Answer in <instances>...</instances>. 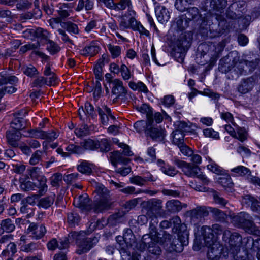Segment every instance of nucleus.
I'll use <instances>...</instances> for the list:
<instances>
[{"label":"nucleus","mask_w":260,"mask_h":260,"mask_svg":"<svg viewBox=\"0 0 260 260\" xmlns=\"http://www.w3.org/2000/svg\"><path fill=\"white\" fill-rule=\"evenodd\" d=\"M150 232L149 234L144 235L141 241L137 244V247L140 251H143L148 246L149 252L159 255L160 254L161 249L157 245V243L164 245V247L168 248L170 251H175L180 252L183 250V245H186L185 240L183 241L180 236L178 234V239H176L171 242V236L169 234L164 233L162 237H158L155 226L150 223Z\"/></svg>","instance_id":"obj_1"},{"label":"nucleus","mask_w":260,"mask_h":260,"mask_svg":"<svg viewBox=\"0 0 260 260\" xmlns=\"http://www.w3.org/2000/svg\"><path fill=\"white\" fill-rule=\"evenodd\" d=\"M239 57L236 52L230 53L228 56L222 58L220 61V68L222 72H228L232 70L241 74L244 70V65L248 68L249 71L254 69L258 63L257 60L255 61H238Z\"/></svg>","instance_id":"obj_2"},{"label":"nucleus","mask_w":260,"mask_h":260,"mask_svg":"<svg viewBox=\"0 0 260 260\" xmlns=\"http://www.w3.org/2000/svg\"><path fill=\"white\" fill-rule=\"evenodd\" d=\"M231 222L236 227L243 229L246 232L260 236V230L253 222L250 214L240 212L237 215L230 216Z\"/></svg>","instance_id":"obj_3"},{"label":"nucleus","mask_w":260,"mask_h":260,"mask_svg":"<svg viewBox=\"0 0 260 260\" xmlns=\"http://www.w3.org/2000/svg\"><path fill=\"white\" fill-rule=\"evenodd\" d=\"M94 208L97 211L108 209L111 206L109 191L103 185H99L95 190Z\"/></svg>","instance_id":"obj_4"},{"label":"nucleus","mask_w":260,"mask_h":260,"mask_svg":"<svg viewBox=\"0 0 260 260\" xmlns=\"http://www.w3.org/2000/svg\"><path fill=\"white\" fill-rule=\"evenodd\" d=\"M223 239L228 243L225 244L229 252L233 254L237 253L240 250L242 242V237L236 232L231 233L229 230H225L223 234Z\"/></svg>","instance_id":"obj_5"},{"label":"nucleus","mask_w":260,"mask_h":260,"mask_svg":"<svg viewBox=\"0 0 260 260\" xmlns=\"http://www.w3.org/2000/svg\"><path fill=\"white\" fill-rule=\"evenodd\" d=\"M177 164L186 176L191 177H197L202 180L204 184H208L209 183V180L201 171L200 169L198 166L190 165L186 162L180 160L178 161Z\"/></svg>","instance_id":"obj_6"},{"label":"nucleus","mask_w":260,"mask_h":260,"mask_svg":"<svg viewBox=\"0 0 260 260\" xmlns=\"http://www.w3.org/2000/svg\"><path fill=\"white\" fill-rule=\"evenodd\" d=\"M118 146L123 149V152L120 153L119 151H114L111 153L110 158L113 165L117 166L118 164L126 165L129 161L128 158L123 156H132L133 152L131 151L129 146L124 143H119Z\"/></svg>","instance_id":"obj_7"},{"label":"nucleus","mask_w":260,"mask_h":260,"mask_svg":"<svg viewBox=\"0 0 260 260\" xmlns=\"http://www.w3.org/2000/svg\"><path fill=\"white\" fill-rule=\"evenodd\" d=\"M222 232L221 226L218 224L213 225L212 228L208 226H203L202 228V232L206 245L211 246L213 242L216 241L215 236L221 234Z\"/></svg>","instance_id":"obj_8"},{"label":"nucleus","mask_w":260,"mask_h":260,"mask_svg":"<svg viewBox=\"0 0 260 260\" xmlns=\"http://www.w3.org/2000/svg\"><path fill=\"white\" fill-rule=\"evenodd\" d=\"M28 174L31 180H36L38 182V188L39 192L43 194L47 190V185L46 184L47 179L43 174L40 168L33 167L28 171Z\"/></svg>","instance_id":"obj_9"},{"label":"nucleus","mask_w":260,"mask_h":260,"mask_svg":"<svg viewBox=\"0 0 260 260\" xmlns=\"http://www.w3.org/2000/svg\"><path fill=\"white\" fill-rule=\"evenodd\" d=\"M149 209L147 215L151 219V223L152 225L158 223L157 218L161 216L162 202L159 200L154 199L150 202Z\"/></svg>","instance_id":"obj_10"},{"label":"nucleus","mask_w":260,"mask_h":260,"mask_svg":"<svg viewBox=\"0 0 260 260\" xmlns=\"http://www.w3.org/2000/svg\"><path fill=\"white\" fill-rule=\"evenodd\" d=\"M0 88H2L4 95L5 93L11 94L16 90L13 86L16 80V77L12 75H6L3 72L0 73Z\"/></svg>","instance_id":"obj_11"},{"label":"nucleus","mask_w":260,"mask_h":260,"mask_svg":"<svg viewBox=\"0 0 260 260\" xmlns=\"http://www.w3.org/2000/svg\"><path fill=\"white\" fill-rule=\"evenodd\" d=\"M83 233L78 234L76 232L71 233L69 235V238L71 239L73 238L76 240V242L80 249L81 253L86 252L89 251L93 246L92 241L90 238H84L82 235Z\"/></svg>","instance_id":"obj_12"},{"label":"nucleus","mask_w":260,"mask_h":260,"mask_svg":"<svg viewBox=\"0 0 260 260\" xmlns=\"http://www.w3.org/2000/svg\"><path fill=\"white\" fill-rule=\"evenodd\" d=\"M73 204L82 210L88 211L92 208L91 201L87 194H84L75 198Z\"/></svg>","instance_id":"obj_13"},{"label":"nucleus","mask_w":260,"mask_h":260,"mask_svg":"<svg viewBox=\"0 0 260 260\" xmlns=\"http://www.w3.org/2000/svg\"><path fill=\"white\" fill-rule=\"evenodd\" d=\"M112 84V93L116 98H123L126 96L127 90L124 87L122 81L118 79H115L111 81Z\"/></svg>","instance_id":"obj_14"},{"label":"nucleus","mask_w":260,"mask_h":260,"mask_svg":"<svg viewBox=\"0 0 260 260\" xmlns=\"http://www.w3.org/2000/svg\"><path fill=\"white\" fill-rule=\"evenodd\" d=\"M241 203L243 205L250 207L253 211L260 214V203L250 195H245L242 197Z\"/></svg>","instance_id":"obj_15"},{"label":"nucleus","mask_w":260,"mask_h":260,"mask_svg":"<svg viewBox=\"0 0 260 260\" xmlns=\"http://www.w3.org/2000/svg\"><path fill=\"white\" fill-rule=\"evenodd\" d=\"M46 232V230L44 225L37 226L34 223H30L27 229V233L35 239L41 238L44 235Z\"/></svg>","instance_id":"obj_16"},{"label":"nucleus","mask_w":260,"mask_h":260,"mask_svg":"<svg viewBox=\"0 0 260 260\" xmlns=\"http://www.w3.org/2000/svg\"><path fill=\"white\" fill-rule=\"evenodd\" d=\"M155 13L157 20L161 24L168 22L170 18V12L164 6H156Z\"/></svg>","instance_id":"obj_17"},{"label":"nucleus","mask_w":260,"mask_h":260,"mask_svg":"<svg viewBox=\"0 0 260 260\" xmlns=\"http://www.w3.org/2000/svg\"><path fill=\"white\" fill-rule=\"evenodd\" d=\"M225 131L233 138H237L241 142H243L247 138V132L245 129L238 127L236 133L234 129L230 125H225Z\"/></svg>","instance_id":"obj_18"},{"label":"nucleus","mask_w":260,"mask_h":260,"mask_svg":"<svg viewBox=\"0 0 260 260\" xmlns=\"http://www.w3.org/2000/svg\"><path fill=\"white\" fill-rule=\"evenodd\" d=\"M16 125L14 122L11 123L10 128L6 131V137L8 144L12 147L16 148V128L12 126Z\"/></svg>","instance_id":"obj_19"},{"label":"nucleus","mask_w":260,"mask_h":260,"mask_svg":"<svg viewBox=\"0 0 260 260\" xmlns=\"http://www.w3.org/2000/svg\"><path fill=\"white\" fill-rule=\"evenodd\" d=\"M68 246L69 240L67 238L61 239L59 243L56 239L53 238L47 244V247L50 250H54L56 248L60 249H66L68 247Z\"/></svg>","instance_id":"obj_20"},{"label":"nucleus","mask_w":260,"mask_h":260,"mask_svg":"<svg viewBox=\"0 0 260 260\" xmlns=\"http://www.w3.org/2000/svg\"><path fill=\"white\" fill-rule=\"evenodd\" d=\"M208 252V257L211 260H218L221 254V249L219 246L218 243L213 241L212 245L210 246Z\"/></svg>","instance_id":"obj_21"},{"label":"nucleus","mask_w":260,"mask_h":260,"mask_svg":"<svg viewBox=\"0 0 260 260\" xmlns=\"http://www.w3.org/2000/svg\"><path fill=\"white\" fill-rule=\"evenodd\" d=\"M231 172L233 176L244 177L247 180L248 177L250 176L251 174V172L249 169L241 165L231 169Z\"/></svg>","instance_id":"obj_22"},{"label":"nucleus","mask_w":260,"mask_h":260,"mask_svg":"<svg viewBox=\"0 0 260 260\" xmlns=\"http://www.w3.org/2000/svg\"><path fill=\"white\" fill-rule=\"evenodd\" d=\"M156 164L160 168L161 171L168 176H174L177 173V171L174 167L166 164L165 162L161 159H158Z\"/></svg>","instance_id":"obj_23"},{"label":"nucleus","mask_w":260,"mask_h":260,"mask_svg":"<svg viewBox=\"0 0 260 260\" xmlns=\"http://www.w3.org/2000/svg\"><path fill=\"white\" fill-rule=\"evenodd\" d=\"M147 134L154 140L157 141H162L166 134L165 131L161 128H153L151 126L149 129L147 130Z\"/></svg>","instance_id":"obj_24"},{"label":"nucleus","mask_w":260,"mask_h":260,"mask_svg":"<svg viewBox=\"0 0 260 260\" xmlns=\"http://www.w3.org/2000/svg\"><path fill=\"white\" fill-rule=\"evenodd\" d=\"M57 7V13L61 18H65L70 16L71 11V4L59 3Z\"/></svg>","instance_id":"obj_25"},{"label":"nucleus","mask_w":260,"mask_h":260,"mask_svg":"<svg viewBox=\"0 0 260 260\" xmlns=\"http://www.w3.org/2000/svg\"><path fill=\"white\" fill-rule=\"evenodd\" d=\"M153 119H148V121L143 120L137 121L134 125L135 129L138 133L145 132L147 134V130L149 129L153 123Z\"/></svg>","instance_id":"obj_26"},{"label":"nucleus","mask_w":260,"mask_h":260,"mask_svg":"<svg viewBox=\"0 0 260 260\" xmlns=\"http://www.w3.org/2000/svg\"><path fill=\"white\" fill-rule=\"evenodd\" d=\"M94 0H79L76 11H81L85 9L86 11L92 10L94 7Z\"/></svg>","instance_id":"obj_27"},{"label":"nucleus","mask_w":260,"mask_h":260,"mask_svg":"<svg viewBox=\"0 0 260 260\" xmlns=\"http://www.w3.org/2000/svg\"><path fill=\"white\" fill-rule=\"evenodd\" d=\"M123 237L128 248L133 246L136 247L138 243L135 245V237L131 229H126L124 230Z\"/></svg>","instance_id":"obj_28"},{"label":"nucleus","mask_w":260,"mask_h":260,"mask_svg":"<svg viewBox=\"0 0 260 260\" xmlns=\"http://www.w3.org/2000/svg\"><path fill=\"white\" fill-rule=\"evenodd\" d=\"M77 169L82 174L90 175L92 172L93 165L86 160H82L78 165Z\"/></svg>","instance_id":"obj_29"},{"label":"nucleus","mask_w":260,"mask_h":260,"mask_svg":"<svg viewBox=\"0 0 260 260\" xmlns=\"http://www.w3.org/2000/svg\"><path fill=\"white\" fill-rule=\"evenodd\" d=\"M15 226L12 223L11 219L7 218L3 220L1 223L0 235L4 234V232L10 233L14 230Z\"/></svg>","instance_id":"obj_30"},{"label":"nucleus","mask_w":260,"mask_h":260,"mask_svg":"<svg viewBox=\"0 0 260 260\" xmlns=\"http://www.w3.org/2000/svg\"><path fill=\"white\" fill-rule=\"evenodd\" d=\"M207 160L209 164L207 167L209 171L219 175L224 174L226 171L218 166L215 161L210 158H208Z\"/></svg>","instance_id":"obj_31"},{"label":"nucleus","mask_w":260,"mask_h":260,"mask_svg":"<svg viewBox=\"0 0 260 260\" xmlns=\"http://www.w3.org/2000/svg\"><path fill=\"white\" fill-rule=\"evenodd\" d=\"M99 47L94 43H91L80 50L81 53L83 55L94 56L98 53Z\"/></svg>","instance_id":"obj_32"},{"label":"nucleus","mask_w":260,"mask_h":260,"mask_svg":"<svg viewBox=\"0 0 260 260\" xmlns=\"http://www.w3.org/2000/svg\"><path fill=\"white\" fill-rule=\"evenodd\" d=\"M172 142L178 147L184 144V134L179 130H175L172 133Z\"/></svg>","instance_id":"obj_33"},{"label":"nucleus","mask_w":260,"mask_h":260,"mask_svg":"<svg viewBox=\"0 0 260 260\" xmlns=\"http://www.w3.org/2000/svg\"><path fill=\"white\" fill-rule=\"evenodd\" d=\"M20 187L21 189L28 191L32 189H35V187L38 188V184H36L29 180V177L26 178L20 179Z\"/></svg>","instance_id":"obj_34"},{"label":"nucleus","mask_w":260,"mask_h":260,"mask_svg":"<svg viewBox=\"0 0 260 260\" xmlns=\"http://www.w3.org/2000/svg\"><path fill=\"white\" fill-rule=\"evenodd\" d=\"M253 86V79H248L243 81L239 86L238 91L239 92L245 94L250 91Z\"/></svg>","instance_id":"obj_35"},{"label":"nucleus","mask_w":260,"mask_h":260,"mask_svg":"<svg viewBox=\"0 0 260 260\" xmlns=\"http://www.w3.org/2000/svg\"><path fill=\"white\" fill-rule=\"evenodd\" d=\"M104 65V59L101 58L98 60L94 66L93 72L95 76V78L98 80H102L103 77V67Z\"/></svg>","instance_id":"obj_36"},{"label":"nucleus","mask_w":260,"mask_h":260,"mask_svg":"<svg viewBox=\"0 0 260 260\" xmlns=\"http://www.w3.org/2000/svg\"><path fill=\"white\" fill-rule=\"evenodd\" d=\"M208 211L205 207H198L192 210L191 212L192 217L196 218H200L207 216Z\"/></svg>","instance_id":"obj_37"},{"label":"nucleus","mask_w":260,"mask_h":260,"mask_svg":"<svg viewBox=\"0 0 260 260\" xmlns=\"http://www.w3.org/2000/svg\"><path fill=\"white\" fill-rule=\"evenodd\" d=\"M166 207L167 210L171 212H176L182 209L181 203L177 200H171L166 203Z\"/></svg>","instance_id":"obj_38"},{"label":"nucleus","mask_w":260,"mask_h":260,"mask_svg":"<svg viewBox=\"0 0 260 260\" xmlns=\"http://www.w3.org/2000/svg\"><path fill=\"white\" fill-rule=\"evenodd\" d=\"M222 176L218 179V182L220 183L223 187L226 189L227 188H231L233 186V183L232 181L231 178L230 176L225 172L224 174L221 175Z\"/></svg>","instance_id":"obj_39"},{"label":"nucleus","mask_w":260,"mask_h":260,"mask_svg":"<svg viewBox=\"0 0 260 260\" xmlns=\"http://www.w3.org/2000/svg\"><path fill=\"white\" fill-rule=\"evenodd\" d=\"M55 197V194L52 193L48 196L42 199L40 201V206L45 209L49 208L53 204Z\"/></svg>","instance_id":"obj_40"},{"label":"nucleus","mask_w":260,"mask_h":260,"mask_svg":"<svg viewBox=\"0 0 260 260\" xmlns=\"http://www.w3.org/2000/svg\"><path fill=\"white\" fill-rule=\"evenodd\" d=\"M105 111L107 114H105L104 112L101 109H98V113L101 117V120L103 125H107L109 118L108 117H111L112 119L114 118V117L111 115V110L110 109L105 108Z\"/></svg>","instance_id":"obj_41"},{"label":"nucleus","mask_w":260,"mask_h":260,"mask_svg":"<svg viewBox=\"0 0 260 260\" xmlns=\"http://www.w3.org/2000/svg\"><path fill=\"white\" fill-rule=\"evenodd\" d=\"M128 85L129 87L134 90H139L145 93L148 92L146 86L141 81L138 82L131 81Z\"/></svg>","instance_id":"obj_42"},{"label":"nucleus","mask_w":260,"mask_h":260,"mask_svg":"<svg viewBox=\"0 0 260 260\" xmlns=\"http://www.w3.org/2000/svg\"><path fill=\"white\" fill-rule=\"evenodd\" d=\"M121 76L124 80H128L133 76V72L124 64L120 66Z\"/></svg>","instance_id":"obj_43"},{"label":"nucleus","mask_w":260,"mask_h":260,"mask_svg":"<svg viewBox=\"0 0 260 260\" xmlns=\"http://www.w3.org/2000/svg\"><path fill=\"white\" fill-rule=\"evenodd\" d=\"M97 146L98 144L94 141L91 139H88L82 142L80 146L82 147L84 151V150H94L97 148Z\"/></svg>","instance_id":"obj_44"},{"label":"nucleus","mask_w":260,"mask_h":260,"mask_svg":"<svg viewBox=\"0 0 260 260\" xmlns=\"http://www.w3.org/2000/svg\"><path fill=\"white\" fill-rule=\"evenodd\" d=\"M213 48V53H211V59L212 61L216 60L220 56L222 51L223 50L224 46L221 44H218L216 45H213L212 47H211V49Z\"/></svg>","instance_id":"obj_45"},{"label":"nucleus","mask_w":260,"mask_h":260,"mask_svg":"<svg viewBox=\"0 0 260 260\" xmlns=\"http://www.w3.org/2000/svg\"><path fill=\"white\" fill-rule=\"evenodd\" d=\"M191 3V0H176L175 6L179 11L183 12L188 8Z\"/></svg>","instance_id":"obj_46"},{"label":"nucleus","mask_w":260,"mask_h":260,"mask_svg":"<svg viewBox=\"0 0 260 260\" xmlns=\"http://www.w3.org/2000/svg\"><path fill=\"white\" fill-rule=\"evenodd\" d=\"M138 111L143 114H145L148 119H152L150 117L152 114L151 108L146 104H143L140 106H138L136 108Z\"/></svg>","instance_id":"obj_47"},{"label":"nucleus","mask_w":260,"mask_h":260,"mask_svg":"<svg viewBox=\"0 0 260 260\" xmlns=\"http://www.w3.org/2000/svg\"><path fill=\"white\" fill-rule=\"evenodd\" d=\"M201 16L199 15V10L196 7H190L188 9L186 18L188 20L198 19Z\"/></svg>","instance_id":"obj_48"},{"label":"nucleus","mask_w":260,"mask_h":260,"mask_svg":"<svg viewBox=\"0 0 260 260\" xmlns=\"http://www.w3.org/2000/svg\"><path fill=\"white\" fill-rule=\"evenodd\" d=\"M226 0H212L210 5L213 9L220 11L226 7Z\"/></svg>","instance_id":"obj_49"},{"label":"nucleus","mask_w":260,"mask_h":260,"mask_svg":"<svg viewBox=\"0 0 260 260\" xmlns=\"http://www.w3.org/2000/svg\"><path fill=\"white\" fill-rule=\"evenodd\" d=\"M132 5L131 0H120L118 3H115L113 10H123L126 8H129Z\"/></svg>","instance_id":"obj_50"},{"label":"nucleus","mask_w":260,"mask_h":260,"mask_svg":"<svg viewBox=\"0 0 260 260\" xmlns=\"http://www.w3.org/2000/svg\"><path fill=\"white\" fill-rule=\"evenodd\" d=\"M107 48L113 58L118 57L121 54V48L119 46L109 44L107 45Z\"/></svg>","instance_id":"obj_51"},{"label":"nucleus","mask_w":260,"mask_h":260,"mask_svg":"<svg viewBox=\"0 0 260 260\" xmlns=\"http://www.w3.org/2000/svg\"><path fill=\"white\" fill-rule=\"evenodd\" d=\"M187 18L183 16L178 17L176 20V25L178 30L182 31L186 29L189 25V21Z\"/></svg>","instance_id":"obj_52"},{"label":"nucleus","mask_w":260,"mask_h":260,"mask_svg":"<svg viewBox=\"0 0 260 260\" xmlns=\"http://www.w3.org/2000/svg\"><path fill=\"white\" fill-rule=\"evenodd\" d=\"M89 133L88 126L86 124H82L75 129L76 135L79 137L87 135Z\"/></svg>","instance_id":"obj_53"},{"label":"nucleus","mask_w":260,"mask_h":260,"mask_svg":"<svg viewBox=\"0 0 260 260\" xmlns=\"http://www.w3.org/2000/svg\"><path fill=\"white\" fill-rule=\"evenodd\" d=\"M43 151L40 150L36 151L31 155L29 163L31 165L38 164L41 160Z\"/></svg>","instance_id":"obj_54"},{"label":"nucleus","mask_w":260,"mask_h":260,"mask_svg":"<svg viewBox=\"0 0 260 260\" xmlns=\"http://www.w3.org/2000/svg\"><path fill=\"white\" fill-rule=\"evenodd\" d=\"M16 252V246L15 243L10 242L7 246V248L6 250H4L2 252V254L12 257L14 255Z\"/></svg>","instance_id":"obj_55"},{"label":"nucleus","mask_w":260,"mask_h":260,"mask_svg":"<svg viewBox=\"0 0 260 260\" xmlns=\"http://www.w3.org/2000/svg\"><path fill=\"white\" fill-rule=\"evenodd\" d=\"M64 24L67 30L69 32L73 34H78L79 33V30L77 24L71 22H66Z\"/></svg>","instance_id":"obj_56"},{"label":"nucleus","mask_w":260,"mask_h":260,"mask_svg":"<svg viewBox=\"0 0 260 260\" xmlns=\"http://www.w3.org/2000/svg\"><path fill=\"white\" fill-rule=\"evenodd\" d=\"M130 182L131 183L142 186L146 183L147 180L145 178L139 176H135L130 178Z\"/></svg>","instance_id":"obj_57"},{"label":"nucleus","mask_w":260,"mask_h":260,"mask_svg":"<svg viewBox=\"0 0 260 260\" xmlns=\"http://www.w3.org/2000/svg\"><path fill=\"white\" fill-rule=\"evenodd\" d=\"M204 135L206 137L218 139L219 138V133L211 128H207L203 131Z\"/></svg>","instance_id":"obj_58"},{"label":"nucleus","mask_w":260,"mask_h":260,"mask_svg":"<svg viewBox=\"0 0 260 260\" xmlns=\"http://www.w3.org/2000/svg\"><path fill=\"white\" fill-rule=\"evenodd\" d=\"M66 150L70 153L82 154L83 153V149L80 146H77L74 144L69 145Z\"/></svg>","instance_id":"obj_59"},{"label":"nucleus","mask_w":260,"mask_h":260,"mask_svg":"<svg viewBox=\"0 0 260 260\" xmlns=\"http://www.w3.org/2000/svg\"><path fill=\"white\" fill-rule=\"evenodd\" d=\"M97 21L95 20H91L88 22L84 28L85 32L89 34L94 31L95 29L98 28Z\"/></svg>","instance_id":"obj_60"},{"label":"nucleus","mask_w":260,"mask_h":260,"mask_svg":"<svg viewBox=\"0 0 260 260\" xmlns=\"http://www.w3.org/2000/svg\"><path fill=\"white\" fill-rule=\"evenodd\" d=\"M47 48L51 54H55L59 51V47L52 41L48 40Z\"/></svg>","instance_id":"obj_61"},{"label":"nucleus","mask_w":260,"mask_h":260,"mask_svg":"<svg viewBox=\"0 0 260 260\" xmlns=\"http://www.w3.org/2000/svg\"><path fill=\"white\" fill-rule=\"evenodd\" d=\"M162 104L167 107H170L175 103V99L172 95H167L161 100Z\"/></svg>","instance_id":"obj_62"},{"label":"nucleus","mask_w":260,"mask_h":260,"mask_svg":"<svg viewBox=\"0 0 260 260\" xmlns=\"http://www.w3.org/2000/svg\"><path fill=\"white\" fill-rule=\"evenodd\" d=\"M36 35L38 37L48 40L50 38V34L46 30L42 28H38L36 31Z\"/></svg>","instance_id":"obj_63"},{"label":"nucleus","mask_w":260,"mask_h":260,"mask_svg":"<svg viewBox=\"0 0 260 260\" xmlns=\"http://www.w3.org/2000/svg\"><path fill=\"white\" fill-rule=\"evenodd\" d=\"M23 73L27 76L32 77L37 74V69L31 66L26 67L22 69Z\"/></svg>","instance_id":"obj_64"}]
</instances>
